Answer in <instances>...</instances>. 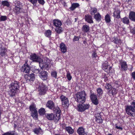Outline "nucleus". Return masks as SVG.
I'll list each match as a JSON object with an SVG mask.
<instances>
[{
    "instance_id": "nucleus-14",
    "label": "nucleus",
    "mask_w": 135,
    "mask_h": 135,
    "mask_svg": "<svg viewBox=\"0 0 135 135\" xmlns=\"http://www.w3.org/2000/svg\"><path fill=\"white\" fill-rule=\"evenodd\" d=\"M46 106L47 107L51 109H54L55 107L53 102L51 100L47 102Z\"/></svg>"
},
{
    "instance_id": "nucleus-31",
    "label": "nucleus",
    "mask_w": 135,
    "mask_h": 135,
    "mask_svg": "<svg viewBox=\"0 0 135 135\" xmlns=\"http://www.w3.org/2000/svg\"><path fill=\"white\" fill-rule=\"evenodd\" d=\"M2 5L3 6L8 7L10 6L9 3L7 1H2L1 2Z\"/></svg>"
},
{
    "instance_id": "nucleus-24",
    "label": "nucleus",
    "mask_w": 135,
    "mask_h": 135,
    "mask_svg": "<svg viewBox=\"0 0 135 135\" xmlns=\"http://www.w3.org/2000/svg\"><path fill=\"white\" fill-rule=\"evenodd\" d=\"M120 11L118 10L115 11L113 13V16L114 17L119 18L120 17Z\"/></svg>"
},
{
    "instance_id": "nucleus-34",
    "label": "nucleus",
    "mask_w": 135,
    "mask_h": 135,
    "mask_svg": "<svg viewBox=\"0 0 135 135\" xmlns=\"http://www.w3.org/2000/svg\"><path fill=\"white\" fill-rule=\"evenodd\" d=\"M33 131L35 133L37 134L41 133L42 132V130L40 128L35 129Z\"/></svg>"
},
{
    "instance_id": "nucleus-17",
    "label": "nucleus",
    "mask_w": 135,
    "mask_h": 135,
    "mask_svg": "<svg viewBox=\"0 0 135 135\" xmlns=\"http://www.w3.org/2000/svg\"><path fill=\"white\" fill-rule=\"evenodd\" d=\"M60 48L62 52L64 53L67 51V48L65 45L63 43L60 44Z\"/></svg>"
},
{
    "instance_id": "nucleus-51",
    "label": "nucleus",
    "mask_w": 135,
    "mask_h": 135,
    "mask_svg": "<svg viewBox=\"0 0 135 135\" xmlns=\"http://www.w3.org/2000/svg\"><path fill=\"white\" fill-rule=\"evenodd\" d=\"M119 83V82L118 81H116L115 82V84H114V86H115L117 88L119 86V85L118 84Z\"/></svg>"
},
{
    "instance_id": "nucleus-54",
    "label": "nucleus",
    "mask_w": 135,
    "mask_h": 135,
    "mask_svg": "<svg viewBox=\"0 0 135 135\" xmlns=\"http://www.w3.org/2000/svg\"><path fill=\"white\" fill-rule=\"evenodd\" d=\"M131 76L135 80V71L132 73L131 74Z\"/></svg>"
},
{
    "instance_id": "nucleus-56",
    "label": "nucleus",
    "mask_w": 135,
    "mask_h": 135,
    "mask_svg": "<svg viewBox=\"0 0 135 135\" xmlns=\"http://www.w3.org/2000/svg\"><path fill=\"white\" fill-rule=\"evenodd\" d=\"M39 69H37L35 71V72L34 73H35L36 74H38L39 73Z\"/></svg>"
},
{
    "instance_id": "nucleus-35",
    "label": "nucleus",
    "mask_w": 135,
    "mask_h": 135,
    "mask_svg": "<svg viewBox=\"0 0 135 135\" xmlns=\"http://www.w3.org/2000/svg\"><path fill=\"white\" fill-rule=\"evenodd\" d=\"M97 95L100 96L102 95L103 93V91L101 88H99L97 89Z\"/></svg>"
},
{
    "instance_id": "nucleus-46",
    "label": "nucleus",
    "mask_w": 135,
    "mask_h": 135,
    "mask_svg": "<svg viewBox=\"0 0 135 135\" xmlns=\"http://www.w3.org/2000/svg\"><path fill=\"white\" fill-rule=\"evenodd\" d=\"M24 79L26 80V81H30V78L28 75H26L24 76Z\"/></svg>"
},
{
    "instance_id": "nucleus-42",
    "label": "nucleus",
    "mask_w": 135,
    "mask_h": 135,
    "mask_svg": "<svg viewBox=\"0 0 135 135\" xmlns=\"http://www.w3.org/2000/svg\"><path fill=\"white\" fill-rule=\"evenodd\" d=\"M105 87L106 89L108 90H110L112 88L111 85L109 83L106 84Z\"/></svg>"
},
{
    "instance_id": "nucleus-2",
    "label": "nucleus",
    "mask_w": 135,
    "mask_h": 135,
    "mask_svg": "<svg viewBox=\"0 0 135 135\" xmlns=\"http://www.w3.org/2000/svg\"><path fill=\"white\" fill-rule=\"evenodd\" d=\"M19 83L17 81L12 82L9 86L10 90L8 91L9 94L11 97L14 96L19 90Z\"/></svg>"
},
{
    "instance_id": "nucleus-21",
    "label": "nucleus",
    "mask_w": 135,
    "mask_h": 135,
    "mask_svg": "<svg viewBox=\"0 0 135 135\" xmlns=\"http://www.w3.org/2000/svg\"><path fill=\"white\" fill-rule=\"evenodd\" d=\"M129 17L131 20L135 21V12L131 11L129 14Z\"/></svg>"
},
{
    "instance_id": "nucleus-9",
    "label": "nucleus",
    "mask_w": 135,
    "mask_h": 135,
    "mask_svg": "<svg viewBox=\"0 0 135 135\" xmlns=\"http://www.w3.org/2000/svg\"><path fill=\"white\" fill-rule=\"evenodd\" d=\"M89 105L88 104H80L77 105V110L80 112H83L88 109Z\"/></svg>"
},
{
    "instance_id": "nucleus-19",
    "label": "nucleus",
    "mask_w": 135,
    "mask_h": 135,
    "mask_svg": "<svg viewBox=\"0 0 135 135\" xmlns=\"http://www.w3.org/2000/svg\"><path fill=\"white\" fill-rule=\"evenodd\" d=\"M77 132L79 135H86V134L85 133L84 128L82 127L79 128Z\"/></svg>"
},
{
    "instance_id": "nucleus-11",
    "label": "nucleus",
    "mask_w": 135,
    "mask_h": 135,
    "mask_svg": "<svg viewBox=\"0 0 135 135\" xmlns=\"http://www.w3.org/2000/svg\"><path fill=\"white\" fill-rule=\"evenodd\" d=\"M21 70L22 72L26 73H29L30 70V68L26 61L25 64L22 67Z\"/></svg>"
},
{
    "instance_id": "nucleus-53",
    "label": "nucleus",
    "mask_w": 135,
    "mask_h": 135,
    "mask_svg": "<svg viewBox=\"0 0 135 135\" xmlns=\"http://www.w3.org/2000/svg\"><path fill=\"white\" fill-rule=\"evenodd\" d=\"M2 135H14L13 134H12L11 132H7L5 133Z\"/></svg>"
},
{
    "instance_id": "nucleus-61",
    "label": "nucleus",
    "mask_w": 135,
    "mask_h": 135,
    "mask_svg": "<svg viewBox=\"0 0 135 135\" xmlns=\"http://www.w3.org/2000/svg\"><path fill=\"white\" fill-rule=\"evenodd\" d=\"M86 1H88L89 0H86Z\"/></svg>"
},
{
    "instance_id": "nucleus-52",
    "label": "nucleus",
    "mask_w": 135,
    "mask_h": 135,
    "mask_svg": "<svg viewBox=\"0 0 135 135\" xmlns=\"http://www.w3.org/2000/svg\"><path fill=\"white\" fill-rule=\"evenodd\" d=\"M115 128L117 129H120L121 131H122V130L123 128L122 127H120V126H117V124H115Z\"/></svg>"
},
{
    "instance_id": "nucleus-16",
    "label": "nucleus",
    "mask_w": 135,
    "mask_h": 135,
    "mask_svg": "<svg viewBox=\"0 0 135 135\" xmlns=\"http://www.w3.org/2000/svg\"><path fill=\"white\" fill-rule=\"evenodd\" d=\"M120 64L122 70H126L127 69L128 66L126 62L123 61H121L120 63Z\"/></svg>"
},
{
    "instance_id": "nucleus-43",
    "label": "nucleus",
    "mask_w": 135,
    "mask_h": 135,
    "mask_svg": "<svg viewBox=\"0 0 135 135\" xmlns=\"http://www.w3.org/2000/svg\"><path fill=\"white\" fill-rule=\"evenodd\" d=\"M57 74L56 72L55 71H52L51 73V75L52 76L55 78H56L57 77Z\"/></svg>"
},
{
    "instance_id": "nucleus-5",
    "label": "nucleus",
    "mask_w": 135,
    "mask_h": 135,
    "mask_svg": "<svg viewBox=\"0 0 135 135\" xmlns=\"http://www.w3.org/2000/svg\"><path fill=\"white\" fill-rule=\"evenodd\" d=\"M75 99L78 102L80 103H84L85 100L86 94L84 91L75 94Z\"/></svg>"
},
{
    "instance_id": "nucleus-26",
    "label": "nucleus",
    "mask_w": 135,
    "mask_h": 135,
    "mask_svg": "<svg viewBox=\"0 0 135 135\" xmlns=\"http://www.w3.org/2000/svg\"><path fill=\"white\" fill-rule=\"evenodd\" d=\"M79 6V4L78 3H73L72 4L70 8L69 9L70 10L73 11Z\"/></svg>"
},
{
    "instance_id": "nucleus-13",
    "label": "nucleus",
    "mask_w": 135,
    "mask_h": 135,
    "mask_svg": "<svg viewBox=\"0 0 135 135\" xmlns=\"http://www.w3.org/2000/svg\"><path fill=\"white\" fill-rule=\"evenodd\" d=\"M90 97L92 103L95 105H97L98 103V100L97 98V96L94 94H91L90 96Z\"/></svg>"
},
{
    "instance_id": "nucleus-38",
    "label": "nucleus",
    "mask_w": 135,
    "mask_h": 135,
    "mask_svg": "<svg viewBox=\"0 0 135 135\" xmlns=\"http://www.w3.org/2000/svg\"><path fill=\"white\" fill-rule=\"evenodd\" d=\"M38 112L40 115H43L45 113V111L44 109L42 108L39 110Z\"/></svg>"
},
{
    "instance_id": "nucleus-10",
    "label": "nucleus",
    "mask_w": 135,
    "mask_h": 135,
    "mask_svg": "<svg viewBox=\"0 0 135 135\" xmlns=\"http://www.w3.org/2000/svg\"><path fill=\"white\" fill-rule=\"evenodd\" d=\"M20 2H15V7L14 8L13 11L16 14H19L21 13L20 10L21 8L20 7Z\"/></svg>"
},
{
    "instance_id": "nucleus-15",
    "label": "nucleus",
    "mask_w": 135,
    "mask_h": 135,
    "mask_svg": "<svg viewBox=\"0 0 135 135\" xmlns=\"http://www.w3.org/2000/svg\"><path fill=\"white\" fill-rule=\"evenodd\" d=\"M6 51V49L2 45L0 44V55L1 56H3L5 55Z\"/></svg>"
},
{
    "instance_id": "nucleus-28",
    "label": "nucleus",
    "mask_w": 135,
    "mask_h": 135,
    "mask_svg": "<svg viewBox=\"0 0 135 135\" xmlns=\"http://www.w3.org/2000/svg\"><path fill=\"white\" fill-rule=\"evenodd\" d=\"M94 18L97 21L99 22L101 20V16L100 14L98 13L94 15Z\"/></svg>"
},
{
    "instance_id": "nucleus-50",
    "label": "nucleus",
    "mask_w": 135,
    "mask_h": 135,
    "mask_svg": "<svg viewBox=\"0 0 135 135\" xmlns=\"http://www.w3.org/2000/svg\"><path fill=\"white\" fill-rule=\"evenodd\" d=\"M38 2L40 4L42 5H44L45 3L44 0H38Z\"/></svg>"
},
{
    "instance_id": "nucleus-47",
    "label": "nucleus",
    "mask_w": 135,
    "mask_h": 135,
    "mask_svg": "<svg viewBox=\"0 0 135 135\" xmlns=\"http://www.w3.org/2000/svg\"><path fill=\"white\" fill-rule=\"evenodd\" d=\"M121 42V40L120 39H118L117 38H115V41L114 42L116 44H118L120 43Z\"/></svg>"
},
{
    "instance_id": "nucleus-59",
    "label": "nucleus",
    "mask_w": 135,
    "mask_h": 135,
    "mask_svg": "<svg viewBox=\"0 0 135 135\" xmlns=\"http://www.w3.org/2000/svg\"><path fill=\"white\" fill-rule=\"evenodd\" d=\"M110 91H109V92H108V93H109L110 92Z\"/></svg>"
},
{
    "instance_id": "nucleus-20",
    "label": "nucleus",
    "mask_w": 135,
    "mask_h": 135,
    "mask_svg": "<svg viewBox=\"0 0 135 135\" xmlns=\"http://www.w3.org/2000/svg\"><path fill=\"white\" fill-rule=\"evenodd\" d=\"M54 117L53 120L55 122H57L60 118V114L59 113H56L54 114Z\"/></svg>"
},
{
    "instance_id": "nucleus-48",
    "label": "nucleus",
    "mask_w": 135,
    "mask_h": 135,
    "mask_svg": "<svg viewBox=\"0 0 135 135\" xmlns=\"http://www.w3.org/2000/svg\"><path fill=\"white\" fill-rule=\"evenodd\" d=\"M80 38V37H79L75 36L73 40V41H78Z\"/></svg>"
},
{
    "instance_id": "nucleus-3",
    "label": "nucleus",
    "mask_w": 135,
    "mask_h": 135,
    "mask_svg": "<svg viewBox=\"0 0 135 135\" xmlns=\"http://www.w3.org/2000/svg\"><path fill=\"white\" fill-rule=\"evenodd\" d=\"M126 113L128 115L133 116L135 112V101L132 102L131 105H128L125 108Z\"/></svg>"
},
{
    "instance_id": "nucleus-60",
    "label": "nucleus",
    "mask_w": 135,
    "mask_h": 135,
    "mask_svg": "<svg viewBox=\"0 0 135 135\" xmlns=\"http://www.w3.org/2000/svg\"><path fill=\"white\" fill-rule=\"evenodd\" d=\"M55 135H59L56 134H55Z\"/></svg>"
},
{
    "instance_id": "nucleus-4",
    "label": "nucleus",
    "mask_w": 135,
    "mask_h": 135,
    "mask_svg": "<svg viewBox=\"0 0 135 135\" xmlns=\"http://www.w3.org/2000/svg\"><path fill=\"white\" fill-rule=\"evenodd\" d=\"M53 23L55 27V31L57 33L59 34L62 32L63 28L61 27L62 23L60 20L58 19L54 20H53Z\"/></svg>"
},
{
    "instance_id": "nucleus-57",
    "label": "nucleus",
    "mask_w": 135,
    "mask_h": 135,
    "mask_svg": "<svg viewBox=\"0 0 135 135\" xmlns=\"http://www.w3.org/2000/svg\"><path fill=\"white\" fill-rule=\"evenodd\" d=\"M132 32L133 34H135V28H133V31H132Z\"/></svg>"
},
{
    "instance_id": "nucleus-27",
    "label": "nucleus",
    "mask_w": 135,
    "mask_h": 135,
    "mask_svg": "<svg viewBox=\"0 0 135 135\" xmlns=\"http://www.w3.org/2000/svg\"><path fill=\"white\" fill-rule=\"evenodd\" d=\"M29 109L31 112L37 111L36 106L34 104H32L29 107Z\"/></svg>"
},
{
    "instance_id": "nucleus-8",
    "label": "nucleus",
    "mask_w": 135,
    "mask_h": 135,
    "mask_svg": "<svg viewBox=\"0 0 135 135\" xmlns=\"http://www.w3.org/2000/svg\"><path fill=\"white\" fill-rule=\"evenodd\" d=\"M102 68L105 71L108 73L110 72L112 69L111 66H109L108 62L106 61L102 64Z\"/></svg>"
},
{
    "instance_id": "nucleus-58",
    "label": "nucleus",
    "mask_w": 135,
    "mask_h": 135,
    "mask_svg": "<svg viewBox=\"0 0 135 135\" xmlns=\"http://www.w3.org/2000/svg\"><path fill=\"white\" fill-rule=\"evenodd\" d=\"M108 135H112V134H108Z\"/></svg>"
},
{
    "instance_id": "nucleus-30",
    "label": "nucleus",
    "mask_w": 135,
    "mask_h": 135,
    "mask_svg": "<svg viewBox=\"0 0 135 135\" xmlns=\"http://www.w3.org/2000/svg\"><path fill=\"white\" fill-rule=\"evenodd\" d=\"M31 115L33 118L35 119H37L38 117L37 111L31 112Z\"/></svg>"
},
{
    "instance_id": "nucleus-12",
    "label": "nucleus",
    "mask_w": 135,
    "mask_h": 135,
    "mask_svg": "<svg viewBox=\"0 0 135 135\" xmlns=\"http://www.w3.org/2000/svg\"><path fill=\"white\" fill-rule=\"evenodd\" d=\"M39 75L42 80H46L47 78V73L45 71H42L39 73Z\"/></svg>"
},
{
    "instance_id": "nucleus-25",
    "label": "nucleus",
    "mask_w": 135,
    "mask_h": 135,
    "mask_svg": "<svg viewBox=\"0 0 135 135\" xmlns=\"http://www.w3.org/2000/svg\"><path fill=\"white\" fill-rule=\"evenodd\" d=\"M65 129L67 132L70 134H72L74 132V130L70 127H66Z\"/></svg>"
},
{
    "instance_id": "nucleus-7",
    "label": "nucleus",
    "mask_w": 135,
    "mask_h": 135,
    "mask_svg": "<svg viewBox=\"0 0 135 135\" xmlns=\"http://www.w3.org/2000/svg\"><path fill=\"white\" fill-rule=\"evenodd\" d=\"M62 105L65 107H68L69 106V100L65 96L62 95L60 97Z\"/></svg>"
},
{
    "instance_id": "nucleus-33",
    "label": "nucleus",
    "mask_w": 135,
    "mask_h": 135,
    "mask_svg": "<svg viewBox=\"0 0 135 135\" xmlns=\"http://www.w3.org/2000/svg\"><path fill=\"white\" fill-rule=\"evenodd\" d=\"M51 31L50 30H48L45 33V35L46 36L48 37H51Z\"/></svg>"
},
{
    "instance_id": "nucleus-18",
    "label": "nucleus",
    "mask_w": 135,
    "mask_h": 135,
    "mask_svg": "<svg viewBox=\"0 0 135 135\" xmlns=\"http://www.w3.org/2000/svg\"><path fill=\"white\" fill-rule=\"evenodd\" d=\"M96 118V120L98 123H101L103 122V120L100 115L99 113H97L95 115Z\"/></svg>"
},
{
    "instance_id": "nucleus-44",
    "label": "nucleus",
    "mask_w": 135,
    "mask_h": 135,
    "mask_svg": "<svg viewBox=\"0 0 135 135\" xmlns=\"http://www.w3.org/2000/svg\"><path fill=\"white\" fill-rule=\"evenodd\" d=\"M28 1L32 3L34 6L36 5L37 0H28Z\"/></svg>"
},
{
    "instance_id": "nucleus-40",
    "label": "nucleus",
    "mask_w": 135,
    "mask_h": 135,
    "mask_svg": "<svg viewBox=\"0 0 135 135\" xmlns=\"http://www.w3.org/2000/svg\"><path fill=\"white\" fill-rule=\"evenodd\" d=\"M66 77L67 78V79L69 81H70L72 78V76H71L70 73L69 71H68L66 73Z\"/></svg>"
},
{
    "instance_id": "nucleus-49",
    "label": "nucleus",
    "mask_w": 135,
    "mask_h": 135,
    "mask_svg": "<svg viewBox=\"0 0 135 135\" xmlns=\"http://www.w3.org/2000/svg\"><path fill=\"white\" fill-rule=\"evenodd\" d=\"M41 83H42L41 82H39V81L37 80H36L35 81V84L37 86H39L40 85V84H41Z\"/></svg>"
},
{
    "instance_id": "nucleus-55",
    "label": "nucleus",
    "mask_w": 135,
    "mask_h": 135,
    "mask_svg": "<svg viewBox=\"0 0 135 135\" xmlns=\"http://www.w3.org/2000/svg\"><path fill=\"white\" fill-rule=\"evenodd\" d=\"M96 56L97 54L95 52H94L92 56L93 57H95Z\"/></svg>"
},
{
    "instance_id": "nucleus-39",
    "label": "nucleus",
    "mask_w": 135,
    "mask_h": 135,
    "mask_svg": "<svg viewBox=\"0 0 135 135\" xmlns=\"http://www.w3.org/2000/svg\"><path fill=\"white\" fill-rule=\"evenodd\" d=\"M30 78V81H33L35 79V74L33 73L31 74L28 75Z\"/></svg>"
},
{
    "instance_id": "nucleus-45",
    "label": "nucleus",
    "mask_w": 135,
    "mask_h": 135,
    "mask_svg": "<svg viewBox=\"0 0 135 135\" xmlns=\"http://www.w3.org/2000/svg\"><path fill=\"white\" fill-rule=\"evenodd\" d=\"M7 18L6 16H1L0 18V19L1 21H4L7 19Z\"/></svg>"
},
{
    "instance_id": "nucleus-29",
    "label": "nucleus",
    "mask_w": 135,
    "mask_h": 135,
    "mask_svg": "<svg viewBox=\"0 0 135 135\" xmlns=\"http://www.w3.org/2000/svg\"><path fill=\"white\" fill-rule=\"evenodd\" d=\"M115 88L114 86H113L111 89V93L113 95H116L118 92V89H117Z\"/></svg>"
},
{
    "instance_id": "nucleus-41",
    "label": "nucleus",
    "mask_w": 135,
    "mask_h": 135,
    "mask_svg": "<svg viewBox=\"0 0 135 135\" xmlns=\"http://www.w3.org/2000/svg\"><path fill=\"white\" fill-rule=\"evenodd\" d=\"M97 9L95 8H92L91 9V14L92 15H94L97 12Z\"/></svg>"
},
{
    "instance_id": "nucleus-36",
    "label": "nucleus",
    "mask_w": 135,
    "mask_h": 135,
    "mask_svg": "<svg viewBox=\"0 0 135 135\" xmlns=\"http://www.w3.org/2000/svg\"><path fill=\"white\" fill-rule=\"evenodd\" d=\"M122 20L124 23L127 24H128L129 22V21L128 19L126 17H125L124 18H122Z\"/></svg>"
},
{
    "instance_id": "nucleus-32",
    "label": "nucleus",
    "mask_w": 135,
    "mask_h": 135,
    "mask_svg": "<svg viewBox=\"0 0 135 135\" xmlns=\"http://www.w3.org/2000/svg\"><path fill=\"white\" fill-rule=\"evenodd\" d=\"M46 117L49 120H53V117H54V114L52 113L47 114L46 115Z\"/></svg>"
},
{
    "instance_id": "nucleus-23",
    "label": "nucleus",
    "mask_w": 135,
    "mask_h": 135,
    "mask_svg": "<svg viewBox=\"0 0 135 135\" xmlns=\"http://www.w3.org/2000/svg\"><path fill=\"white\" fill-rule=\"evenodd\" d=\"M82 31L85 32H87L89 31L90 27L88 26L87 25H84L82 27Z\"/></svg>"
},
{
    "instance_id": "nucleus-37",
    "label": "nucleus",
    "mask_w": 135,
    "mask_h": 135,
    "mask_svg": "<svg viewBox=\"0 0 135 135\" xmlns=\"http://www.w3.org/2000/svg\"><path fill=\"white\" fill-rule=\"evenodd\" d=\"M105 20L107 23L109 22L110 21V16L107 14L105 17Z\"/></svg>"
},
{
    "instance_id": "nucleus-1",
    "label": "nucleus",
    "mask_w": 135,
    "mask_h": 135,
    "mask_svg": "<svg viewBox=\"0 0 135 135\" xmlns=\"http://www.w3.org/2000/svg\"><path fill=\"white\" fill-rule=\"evenodd\" d=\"M30 57L31 60L33 61L38 62L40 66L42 69L50 68L52 65V61L47 57L44 58L42 60L35 54H31Z\"/></svg>"
},
{
    "instance_id": "nucleus-62",
    "label": "nucleus",
    "mask_w": 135,
    "mask_h": 135,
    "mask_svg": "<svg viewBox=\"0 0 135 135\" xmlns=\"http://www.w3.org/2000/svg\"><path fill=\"white\" fill-rule=\"evenodd\" d=\"M82 0L83 1H84V0Z\"/></svg>"
},
{
    "instance_id": "nucleus-22",
    "label": "nucleus",
    "mask_w": 135,
    "mask_h": 135,
    "mask_svg": "<svg viewBox=\"0 0 135 135\" xmlns=\"http://www.w3.org/2000/svg\"><path fill=\"white\" fill-rule=\"evenodd\" d=\"M85 20L86 21L89 23H93V22L91 16L87 15L85 16Z\"/></svg>"
},
{
    "instance_id": "nucleus-6",
    "label": "nucleus",
    "mask_w": 135,
    "mask_h": 135,
    "mask_svg": "<svg viewBox=\"0 0 135 135\" xmlns=\"http://www.w3.org/2000/svg\"><path fill=\"white\" fill-rule=\"evenodd\" d=\"M47 90L46 86L43 83H41L38 87V94L40 95L45 94Z\"/></svg>"
}]
</instances>
